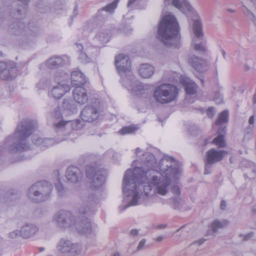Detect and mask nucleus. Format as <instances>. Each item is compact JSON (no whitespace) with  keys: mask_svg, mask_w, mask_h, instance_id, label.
I'll return each mask as SVG.
<instances>
[{"mask_svg":"<svg viewBox=\"0 0 256 256\" xmlns=\"http://www.w3.org/2000/svg\"><path fill=\"white\" fill-rule=\"evenodd\" d=\"M150 160L148 161L150 168L146 171L143 170L142 168H135L132 171H126L124 179L123 184L124 187L128 185L130 180V174L134 175V178L138 182L148 184L144 186V192L148 195V191L152 190V186H158L157 193L161 195H165L167 192V186L170 184V177L174 175L176 170L174 168L168 166V161L166 159L161 160L158 163V168H156V161L154 157L150 156Z\"/></svg>","mask_w":256,"mask_h":256,"instance_id":"nucleus-1","label":"nucleus"},{"mask_svg":"<svg viewBox=\"0 0 256 256\" xmlns=\"http://www.w3.org/2000/svg\"><path fill=\"white\" fill-rule=\"evenodd\" d=\"M157 38L165 46H180V26L174 15H166L160 22Z\"/></svg>","mask_w":256,"mask_h":256,"instance_id":"nucleus-2","label":"nucleus"},{"mask_svg":"<svg viewBox=\"0 0 256 256\" xmlns=\"http://www.w3.org/2000/svg\"><path fill=\"white\" fill-rule=\"evenodd\" d=\"M72 84L76 86L73 91L74 98L79 104H84L88 98L85 89L82 86L86 82L85 76L78 70H74L71 74Z\"/></svg>","mask_w":256,"mask_h":256,"instance_id":"nucleus-3","label":"nucleus"},{"mask_svg":"<svg viewBox=\"0 0 256 256\" xmlns=\"http://www.w3.org/2000/svg\"><path fill=\"white\" fill-rule=\"evenodd\" d=\"M178 93V90L176 86L164 84L156 88L154 96L158 102L164 104L175 100Z\"/></svg>","mask_w":256,"mask_h":256,"instance_id":"nucleus-4","label":"nucleus"},{"mask_svg":"<svg viewBox=\"0 0 256 256\" xmlns=\"http://www.w3.org/2000/svg\"><path fill=\"white\" fill-rule=\"evenodd\" d=\"M9 30L15 35L26 36L28 37H34L39 34V29L38 27L26 28L25 24L21 22H16L10 24Z\"/></svg>","mask_w":256,"mask_h":256,"instance_id":"nucleus-5","label":"nucleus"},{"mask_svg":"<svg viewBox=\"0 0 256 256\" xmlns=\"http://www.w3.org/2000/svg\"><path fill=\"white\" fill-rule=\"evenodd\" d=\"M192 29L195 35V38L192 40L194 48H205L207 46L206 42L203 38L202 25L200 20H194Z\"/></svg>","mask_w":256,"mask_h":256,"instance_id":"nucleus-6","label":"nucleus"},{"mask_svg":"<svg viewBox=\"0 0 256 256\" xmlns=\"http://www.w3.org/2000/svg\"><path fill=\"white\" fill-rule=\"evenodd\" d=\"M115 65L119 73H126L131 70V61L130 58L124 54H118L115 58Z\"/></svg>","mask_w":256,"mask_h":256,"instance_id":"nucleus-7","label":"nucleus"},{"mask_svg":"<svg viewBox=\"0 0 256 256\" xmlns=\"http://www.w3.org/2000/svg\"><path fill=\"white\" fill-rule=\"evenodd\" d=\"M228 154L225 150H216L214 148H212L206 152V164H212L220 161L223 158Z\"/></svg>","mask_w":256,"mask_h":256,"instance_id":"nucleus-8","label":"nucleus"},{"mask_svg":"<svg viewBox=\"0 0 256 256\" xmlns=\"http://www.w3.org/2000/svg\"><path fill=\"white\" fill-rule=\"evenodd\" d=\"M38 228L33 225H26L23 226L20 232H14L10 234L11 238H16L20 235L24 238H28L33 236L37 231Z\"/></svg>","mask_w":256,"mask_h":256,"instance_id":"nucleus-9","label":"nucleus"},{"mask_svg":"<svg viewBox=\"0 0 256 256\" xmlns=\"http://www.w3.org/2000/svg\"><path fill=\"white\" fill-rule=\"evenodd\" d=\"M58 250L62 254L70 253V255H74L78 252V246L72 244L68 241L61 240L58 245Z\"/></svg>","mask_w":256,"mask_h":256,"instance_id":"nucleus-10","label":"nucleus"},{"mask_svg":"<svg viewBox=\"0 0 256 256\" xmlns=\"http://www.w3.org/2000/svg\"><path fill=\"white\" fill-rule=\"evenodd\" d=\"M172 2V4L182 12L186 13L192 12L193 8L187 0H164L166 5Z\"/></svg>","mask_w":256,"mask_h":256,"instance_id":"nucleus-11","label":"nucleus"},{"mask_svg":"<svg viewBox=\"0 0 256 256\" xmlns=\"http://www.w3.org/2000/svg\"><path fill=\"white\" fill-rule=\"evenodd\" d=\"M180 82L184 87L187 94L192 95L196 93L198 86L189 78L184 76H180Z\"/></svg>","mask_w":256,"mask_h":256,"instance_id":"nucleus-12","label":"nucleus"},{"mask_svg":"<svg viewBox=\"0 0 256 256\" xmlns=\"http://www.w3.org/2000/svg\"><path fill=\"white\" fill-rule=\"evenodd\" d=\"M97 110L92 107H86L81 112L80 117L82 119L87 122H93L97 117Z\"/></svg>","mask_w":256,"mask_h":256,"instance_id":"nucleus-13","label":"nucleus"},{"mask_svg":"<svg viewBox=\"0 0 256 256\" xmlns=\"http://www.w3.org/2000/svg\"><path fill=\"white\" fill-rule=\"evenodd\" d=\"M66 177L68 180L72 182H76L82 177V174L78 168L70 166L68 168L66 172Z\"/></svg>","mask_w":256,"mask_h":256,"instance_id":"nucleus-14","label":"nucleus"},{"mask_svg":"<svg viewBox=\"0 0 256 256\" xmlns=\"http://www.w3.org/2000/svg\"><path fill=\"white\" fill-rule=\"evenodd\" d=\"M52 189V186L47 182H40L32 186L29 189L30 192H33L34 196H38L39 195V192L36 190H38L40 192H44L46 190Z\"/></svg>","mask_w":256,"mask_h":256,"instance_id":"nucleus-15","label":"nucleus"},{"mask_svg":"<svg viewBox=\"0 0 256 256\" xmlns=\"http://www.w3.org/2000/svg\"><path fill=\"white\" fill-rule=\"evenodd\" d=\"M112 36V30L110 29H102L97 34L96 38L102 44L108 42Z\"/></svg>","mask_w":256,"mask_h":256,"instance_id":"nucleus-16","label":"nucleus"},{"mask_svg":"<svg viewBox=\"0 0 256 256\" xmlns=\"http://www.w3.org/2000/svg\"><path fill=\"white\" fill-rule=\"evenodd\" d=\"M154 68L152 65L144 64L140 65L138 72L140 76L144 78H150L154 72Z\"/></svg>","mask_w":256,"mask_h":256,"instance_id":"nucleus-17","label":"nucleus"},{"mask_svg":"<svg viewBox=\"0 0 256 256\" xmlns=\"http://www.w3.org/2000/svg\"><path fill=\"white\" fill-rule=\"evenodd\" d=\"M70 90V88L68 85H60L54 87L52 90V94L54 98L59 99L67 92Z\"/></svg>","mask_w":256,"mask_h":256,"instance_id":"nucleus-18","label":"nucleus"},{"mask_svg":"<svg viewBox=\"0 0 256 256\" xmlns=\"http://www.w3.org/2000/svg\"><path fill=\"white\" fill-rule=\"evenodd\" d=\"M32 126L30 124H20L18 126L17 128L20 134L26 137L29 136L32 133Z\"/></svg>","mask_w":256,"mask_h":256,"instance_id":"nucleus-19","label":"nucleus"},{"mask_svg":"<svg viewBox=\"0 0 256 256\" xmlns=\"http://www.w3.org/2000/svg\"><path fill=\"white\" fill-rule=\"evenodd\" d=\"M190 62L192 66L196 70L202 72L203 70L205 62L198 57L192 58L190 59Z\"/></svg>","mask_w":256,"mask_h":256,"instance_id":"nucleus-20","label":"nucleus"},{"mask_svg":"<svg viewBox=\"0 0 256 256\" xmlns=\"http://www.w3.org/2000/svg\"><path fill=\"white\" fill-rule=\"evenodd\" d=\"M62 60L60 57H52L48 60L46 62L47 66L50 68H55L62 64Z\"/></svg>","mask_w":256,"mask_h":256,"instance_id":"nucleus-21","label":"nucleus"},{"mask_svg":"<svg viewBox=\"0 0 256 256\" xmlns=\"http://www.w3.org/2000/svg\"><path fill=\"white\" fill-rule=\"evenodd\" d=\"M228 110H224L220 114L216 122V125H220L222 123L228 122Z\"/></svg>","mask_w":256,"mask_h":256,"instance_id":"nucleus-22","label":"nucleus"},{"mask_svg":"<svg viewBox=\"0 0 256 256\" xmlns=\"http://www.w3.org/2000/svg\"><path fill=\"white\" fill-rule=\"evenodd\" d=\"M212 143L220 148H224L226 146L224 135H218L213 140Z\"/></svg>","mask_w":256,"mask_h":256,"instance_id":"nucleus-23","label":"nucleus"},{"mask_svg":"<svg viewBox=\"0 0 256 256\" xmlns=\"http://www.w3.org/2000/svg\"><path fill=\"white\" fill-rule=\"evenodd\" d=\"M136 128L133 126H127L122 128L118 132L122 135L130 134L134 132Z\"/></svg>","mask_w":256,"mask_h":256,"instance_id":"nucleus-24","label":"nucleus"},{"mask_svg":"<svg viewBox=\"0 0 256 256\" xmlns=\"http://www.w3.org/2000/svg\"><path fill=\"white\" fill-rule=\"evenodd\" d=\"M242 10L244 15L250 19L256 26V18L254 14L244 6Z\"/></svg>","mask_w":256,"mask_h":256,"instance_id":"nucleus-25","label":"nucleus"},{"mask_svg":"<svg viewBox=\"0 0 256 256\" xmlns=\"http://www.w3.org/2000/svg\"><path fill=\"white\" fill-rule=\"evenodd\" d=\"M116 4H117V2H114L110 4H108L106 6L100 9V10L99 11V12L100 11L104 10L106 12L112 13V12H113L114 10L116 8Z\"/></svg>","mask_w":256,"mask_h":256,"instance_id":"nucleus-26","label":"nucleus"},{"mask_svg":"<svg viewBox=\"0 0 256 256\" xmlns=\"http://www.w3.org/2000/svg\"><path fill=\"white\" fill-rule=\"evenodd\" d=\"M36 10L40 13L46 12L49 9L48 7L42 1H40L36 4Z\"/></svg>","mask_w":256,"mask_h":256,"instance_id":"nucleus-27","label":"nucleus"},{"mask_svg":"<svg viewBox=\"0 0 256 256\" xmlns=\"http://www.w3.org/2000/svg\"><path fill=\"white\" fill-rule=\"evenodd\" d=\"M86 174L88 178L92 177L94 179L96 175V168L90 166H87L86 168Z\"/></svg>","mask_w":256,"mask_h":256,"instance_id":"nucleus-28","label":"nucleus"},{"mask_svg":"<svg viewBox=\"0 0 256 256\" xmlns=\"http://www.w3.org/2000/svg\"><path fill=\"white\" fill-rule=\"evenodd\" d=\"M227 224L228 222L226 220H224L223 222L214 221L212 223L211 227L213 231L215 232L217 229L224 227V226L226 225Z\"/></svg>","mask_w":256,"mask_h":256,"instance_id":"nucleus-29","label":"nucleus"},{"mask_svg":"<svg viewBox=\"0 0 256 256\" xmlns=\"http://www.w3.org/2000/svg\"><path fill=\"white\" fill-rule=\"evenodd\" d=\"M138 194H136L134 196L132 200L130 202V204L126 206L128 207L130 206H135L138 204Z\"/></svg>","mask_w":256,"mask_h":256,"instance_id":"nucleus-30","label":"nucleus"},{"mask_svg":"<svg viewBox=\"0 0 256 256\" xmlns=\"http://www.w3.org/2000/svg\"><path fill=\"white\" fill-rule=\"evenodd\" d=\"M10 14L12 17H14V18L18 19L22 15L21 11L20 10H17L16 12L12 11Z\"/></svg>","mask_w":256,"mask_h":256,"instance_id":"nucleus-31","label":"nucleus"},{"mask_svg":"<svg viewBox=\"0 0 256 256\" xmlns=\"http://www.w3.org/2000/svg\"><path fill=\"white\" fill-rule=\"evenodd\" d=\"M214 114V110L213 108H209L207 110V115L208 117L212 118Z\"/></svg>","mask_w":256,"mask_h":256,"instance_id":"nucleus-32","label":"nucleus"},{"mask_svg":"<svg viewBox=\"0 0 256 256\" xmlns=\"http://www.w3.org/2000/svg\"><path fill=\"white\" fill-rule=\"evenodd\" d=\"M144 244H145V240H142L138 244V249L140 250V248H142L144 246Z\"/></svg>","mask_w":256,"mask_h":256,"instance_id":"nucleus-33","label":"nucleus"},{"mask_svg":"<svg viewBox=\"0 0 256 256\" xmlns=\"http://www.w3.org/2000/svg\"><path fill=\"white\" fill-rule=\"evenodd\" d=\"M56 188L58 191H60L61 190H63L64 186L62 184H59L56 185Z\"/></svg>","mask_w":256,"mask_h":256,"instance_id":"nucleus-34","label":"nucleus"},{"mask_svg":"<svg viewBox=\"0 0 256 256\" xmlns=\"http://www.w3.org/2000/svg\"><path fill=\"white\" fill-rule=\"evenodd\" d=\"M226 206V202L224 200H222L220 204V208L224 210Z\"/></svg>","mask_w":256,"mask_h":256,"instance_id":"nucleus-35","label":"nucleus"},{"mask_svg":"<svg viewBox=\"0 0 256 256\" xmlns=\"http://www.w3.org/2000/svg\"><path fill=\"white\" fill-rule=\"evenodd\" d=\"M254 116H252L249 118V123H250V124H254Z\"/></svg>","mask_w":256,"mask_h":256,"instance_id":"nucleus-36","label":"nucleus"},{"mask_svg":"<svg viewBox=\"0 0 256 256\" xmlns=\"http://www.w3.org/2000/svg\"><path fill=\"white\" fill-rule=\"evenodd\" d=\"M66 124V122H63V121H62L56 124V127L57 128H59L61 126H64Z\"/></svg>","mask_w":256,"mask_h":256,"instance_id":"nucleus-37","label":"nucleus"},{"mask_svg":"<svg viewBox=\"0 0 256 256\" xmlns=\"http://www.w3.org/2000/svg\"><path fill=\"white\" fill-rule=\"evenodd\" d=\"M130 234L132 235L136 236V235H137L138 234V230H136V229L132 230L130 231Z\"/></svg>","mask_w":256,"mask_h":256,"instance_id":"nucleus-38","label":"nucleus"},{"mask_svg":"<svg viewBox=\"0 0 256 256\" xmlns=\"http://www.w3.org/2000/svg\"><path fill=\"white\" fill-rule=\"evenodd\" d=\"M136 0H129L128 2V7L130 8Z\"/></svg>","mask_w":256,"mask_h":256,"instance_id":"nucleus-39","label":"nucleus"},{"mask_svg":"<svg viewBox=\"0 0 256 256\" xmlns=\"http://www.w3.org/2000/svg\"><path fill=\"white\" fill-rule=\"evenodd\" d=\"M252 234H249L247 235H246L244 237V240H248L250 238H252Z\"/></svg>","mask_w":256,"mask_h":256,"instance_id":"nucleus-40","label":"nucleus"},{"mask_svg":"<svg viewBox=\"0 0 256 256\" xmlns=\"http://www.w3.org/2000/svg\"><path fill=\"white\" fill-rule=\"evenodd\" d=\"M44 200V199H42V200H38V198H36V199H32V202H40L42 201H43Z\"/></svg>","mask_w":256,"mask_h":256,"instance_id":"nucleus-41","label":"nucleus"},{"mask_svg":"<svg viewBox=\"0 0 256 256\" xmlns=\"http://www.w3.org/2000/svg\"><path fill=\"white\" fill-rule=\"evenodd\" d=\"M227 11L230 12V13H234L235 12V10L232 8H228L227 10Z\"/></svg>","mask_w":256,"mask_h":256,"instance_id":"nucleus-42","label":"nucleus"},{"mask_svg":"<svg viewBox=\"0 0 256 256\" xmlns=\"http://www.w3.org/2000/svg\"><path fill=\"white\" fill-rule=\"evenodd\" d=\"M162 236H159V237H158L156 238V240L158 241V242H160L162 240Z\"/></svg>","mask_w":256,"mask_h":256,"instance_id":"nucleus-43","label":"nucleus"},{"mask_svg":"<svg viewBox=\"0 0 256 256\" xmlns=\"http://www.w3.org/2000/svg\"><path fill=\"white\" fill-rule=\"evenodd\" d=\"M79 123H80V120H76L75 122H74L72 123V126H74V124H79Z\"/></svg>","mask_w":256,"mask_h":256,"instance_id":"nucleus-44","label":"nucleus"},{"mask_svg":"<svg viewBox=\"0 0 256 256\" xmlns=\"http://www.w3.org/2000/svg\"><path fill=\"white\" fill-rule=\"evenodd\" d=\"M76 46L77 47H78V48H79V47L83 48V46H82V44H80V43H76Z\"/></svg>","mask_w":256,"mask_h":256,"instance_id":"nucleus-45","label":"nucleus"},{"mask_svg":"<svg viewBox=\"0 0 256 256\" xmlns=\"http://www.w3.org/2000/svg\"><path fill=\"white\" fill-rule=\"evenodd\" d=\"M253 100H254V104H256V94H255L254 96Z\"/></svg>","mask_w":256,"mask_h":256,"instance_id":"nucleus-46","label":"nucleus"},{"mask_svg":"<svg viewBox=\"0 0 256 256\" xmlns=\"http://www.w3.org/2000/svg\"><path fill=\"white\" fill-rule=\"evenodd\" d=\"M250 1L256 6V0H250Z\"/></svg>","mask_w":256,"mask_h":256,"instance_id":"nucleus-47","label":"nucleus"},{"mask_svg":"<svg viewBox=\"0 0 256 256\" xmlns=\"http://www.w3.org/2000/svg\"><path fill=\"white\" fill-rule=\"evenodd\" d=\"M176 192L178 193V194H180V190L178 188H176Z\"/></svg>","mask_w":256,"mask_h":256,"instance_id":"nucleus-48","label":"nucleus"},{"mask_svg":"<svg viewBox=\"0 0 256 256\" xmlns=\"http://www.w3.org/2000/svg\"><path fill=\"white\" fill-rule=\"evenodd\" d=\"M74 14H75V15H76L77 14H78V12H77V10L76 8H74Z\"/></svg>","mask_w":256,"mask_h":256,"instance_id":"nucleus-49","label":"nucleus"},{"mask_svg":"<svg viewBox=\"0 0 256 256\" xmlns=\"http://www.w3.org/2000/svg\"><path fill=\"white\" fill-rule=\"evenodd\" d=\"M113 256H120V254L118 253H116L114 254Z\"/></svg>","mask_w":256,"mask_h":256,"instance_id":"nucleus-50","label":"nucleus"},{"mask_svg":"<svg viewBox=\"0 0 256 256\" xmlns=\"http://www.w3.org/2000/svg\"><path fill=\"white\" fill-rule=\"evenodd\" d=\"M0 65H4V66H5V65H6V64H4V63H3V62H0Z\"/></svg>","mask_w":256,"mask_h":256,"instance_id":"nucleus-51","label":"nucleus"},{"mask_svg":"<svg viewBox=\"0 0 256 256\" xmlns=\"http://www.w3.org/2000/svg\"><path fill=\"white\" fill-rule=\"evenodd\" d=\"M4 80H8V78H4Z\"/></svg>","mask_w":256,"mask_h":256,"instance_id":"nucleus-52","label":"nucleus"}]
</instances>
